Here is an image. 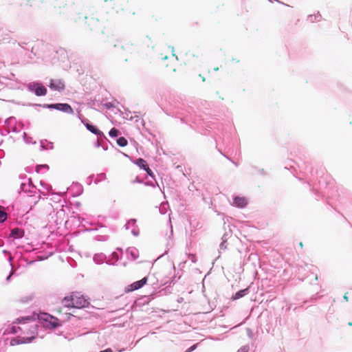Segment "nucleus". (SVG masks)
Masks as SVG:
<instances>
[{"label":"nucleus","instance_id":"obj_1","mask_svg":"<svg viewBox=\"0 0 352 352\" xmlns=\"http://www.w3.org/2000/svg\"><path fill=\"white\" fill-rule=\"evenodd\" d=\"M62 303L65 307L82 309L88 307L89 302L80 294L73 292L69 296H65Z\"/></svg>","mask_w":352,"mask_h":352},{"label":"nucleus","instance_id":"obj_6","mask_svg":"<svg viewBox=\"0 0 352 352\" xmlns=\"http://www.w3.org/2000/svg\"><path fill=\"white\" fill-rule=\"evenodd\" d=\"M49 87L51 89L61 91L65 89V83L61 79H51Z\"/></svg>","mask_w":352,"mask_h":352},{"label":"nucleus","instance_id":"obj_20","mask_svg":"<svg viewBox=\"0 0 352 352\" xmlns=\"http://www.w3.org/2000/svg\"><path fill=\"white\" fill-rule=\"evenodd\" d=\"M12 332L13 333H16L17 332L16 330L15 329V327L12 328Z\"/></svg>","mask_w":352,"mask_h":352},{"label":"nucleus","instance_id":"obj_9","mask_svg":"<svg viewBox=\"0 0 352 352\" xmlns=\"http://www.w3.org/2000/svg\"><path fill=\"white\" fill-rule=\"evenodd\" d=\"M85 126L86 128L89 131H91V133L96 134V135H103V133L100 131L98 129H97L95 126L89 124V123H87L85 124Z\"/></svg>","mask_w":352,"mask_h":352},{"label":"nucleus","instance_id":"obj_22","mask_svg":"<svg viewBox=\"0 0 352 352\" xmlns=\"http://www.w3.org/2000/svg\"><path fill=\"white\" fill-rule=\"evenodd\" d=\"M219 98H221V100H224V98L221 97V96H219Z\"/></svg>","mask_w":352,"mask_h":352},{"label":"nucleus","instance_id":"obj_17","mask_svg":"<svg viewBox=\"0 0 352 352\" xmlns=\"http://www.w3.org/2000/svg\"><path fill=\"white\" fill-rule=\"evenodd\" d=\"M197 348V344H194L190 348H188L185 352H192Z\"/></svg>","mask_w":352,"mask_h":352},{"label":"nucleus","instance_id":"obj_19","mask_svg":"<svg viewBox=\"0 0 352 352\" xmlns=\"http://www.w3.org/2000/svg\"><path fill=\"white\" fill-rule=\"evenodd\" d=\"M100 352H113V351H111V349H106V350L102 351Z\"/></svg>","mask_w":352,"mask_h":352},{"label":"nucleus","instance_id":"obj_2","mask_svg":"<svg viewBox=\"0 0 352 352\" xmlns=\"http://www.w3.org/2000/svg\"><path fill=\"white\" fill-rule=\"evenodd\" d=\"M31 336H18L11 339L10 345L15 346L21 344H26L31 342L37 336L36 326L30 325Z\"/></svg>","mask_w":352,"mask_h":352},{"label":"nucleus","instance_id":"obj_18","mask_svg":"<svg viewBox=\"0 0 352 352\" xmlns=\"http://www.w3.org/2000/svg\"><path fill=\"white\" fill-rule=\"evenodd\" d=\"M344 298L346 301H348V300H349V297H348V296H347V293L344 294Z\"/></svg>","mask_w":352,"mask_h":352},{"label":"nucleus","instance_id":"obj_12","mask_svg":"<svg viewBox=\"0 0 352 352\" xmlns=\"http://www.w3.org/2000/svg\"><path fill=\"white\" fill-rule=\"evenodd\" d=\"M11 235L12 236L20 238L23 236V231L18 228L13 229L11 232Z\"/></svg>","mask_w":352,"mask_h":352},{"label":"nucleus","instance_id":"obj_25","mask_svg":"<svg viewBox=\"0 0 352 352\" xmlns=\"http://www.w3.org/2000/svg\"><path fill=\"white\" fill-rule=\"evenodd\" d=\"M112 43H113V46H114V47H116V43H114V41H113Z\"/></svg>","mask_w":352,"mask_h":352},{"label":"nucleus","instance_id":"obj_16","mask_svg":"<svg viewBox=\"0 0 352 352\" xmlns=\"http://www.w3.org/2000/svg\"><path fill=\"white\" fill-rule=\"evenodd\" d=\"M32 320V317H26V318H17L16 319V322L18 323H21V322H25V321H30V320Z\"/></svg>","mask_w":352,"mask_h":352},{"label":"nucleus","instance_id":"obj_8","mask_svg":"<svg viewBox=\"0 0 352 352\" xmlns=\"http://www.w3.org/2000/svg\"><path fill=\"white\" fill-rule=\"evenodd\" d=\"M135 164L140 168L144 169V170H146L147 172V173L149 174L150 175L152 174L151 170L148 167V165L147 162H146V160H144V159H142V158L138 159L136 162H135Z\"/></svg>","mask_w":352,"mask_h":352},{"label":"nucleus","instance_id":"obj_3","mask_svg":"<svg viewBox=\"0 0 352 352\" xmlns=\"http://www.w3.org/2000/svg\"><path fill=\"white\" fill-rule=\"evenodd\" d=\"M38 319L43 322V326L48 329H54L60 325L57 318L47 313H41Z\"/></svg>","mask_w":352,"mask_h":352},{"label":"nucleus","instance_id":"obj_15","mask_svg":"<svg viewBox=\"0 0 352 352\" xmlns=\"http://www.w3.org/2000/svg\"><path fill=\"white\" fill-rule=\"evenodd\" d=\"M119 135V131L116 129V128H113L110 130L109 131V135L112 138H116L117 137L118 135Z\"/></svg>","mask_w":352,"mask_h":352},{"label":"nucleus","instance_id":"obj_4","mask_svg":"<svg viewBox=\"0 0 352 352\" xmlns=\"http://www.w3.org/2000/svg\"><path fill=\"white\" fill-rule=\"evenodd\" d=\"M47 108L49 109H55L67 113L73 114L74 110L72 107L66 103H58V104H47Z\"/></svg>","mask_w":352,"mask_h":352},{"label":"nucleus","instance_id":"obj_7","mask_svg":"<svg viewBox=\"0 0 352 352\" xmlns=\"http://www.w3.org/2000/svg\"><path fill=\"white\" fill-rule=\"evenodd\" d=\"M248 204V200L245 197H236L233 200L232 205L238 208H244Z\"/></svg>","mask_w":352,"mask_h":352},{"label":"nucleus","instance_id":"obj_24","mask_svg":"<svg viewBox=\"0 0 352 352\" xmlns=\"http://www.w3.org/2000/svg\"><path fill=\"white\" fill-rule=\"evenodd\" d=\"M348 324H349V326H352V322H349L348 323Z\"/></svg>","mask_w":352,"mask_h":352},{"label":"nucleus","instance_id":"obj_14","mask_svg":"<svg viewBox=\"0 0 352 352\" xmlns=\"http://www.w3.org/2000/svg\"><path fill=\"white\" fill-rule=\"evenodd\" d=\"M7 219V213L0 206V223L4 222Z\"/></svg>","mask_w":352,"mask_h":352},{"label":"nucleus","instance_id":"obj_23","mask_svg":"<svg viewBox=\"0 0 352 352\" xmlns=\"http://www.w3.org/2000/svg\"><path fill=\"white\" fill-rule=\"evenodd\" d=\"M300 246L301 248H302L303 244H302V242H300Z\"/></svg>","mask_w":352,"mask_h":352},{"label":"nucleus","instance_id":"obj_13","mask_svg":"<svg viewBox=\"0 0 352 352\" xmlns=\"http://www.w3.org/2000/svg\"><path fill=\"white\" fill-rule=\"evenodd\" d=\"M117 143L120 146L123 147L127 145L128 142L125 138L120 137L117 140Z\"/></svg>","mask_w":352,"mask_h":352},{"label":"nucleus","instance_id":"obj_5","mask_svg":"<svg viewBox=\"0 0 352 352\" xmlns=\"http://www.w3.org/2000/svg\"><path fill=\"white\" fill-rule=\"evenodd\" d=\"M147 280H148L147 278L144 277L138 281H135V282L133 283L132 284L128 285L125 288V292L129 293V292H133L135 290H137V289L142 287L144 285L146 284Z\"/></svg>","mask_w":352,"mask_h":352},{"label":"nucleus","instance_id":"obj_11","mask_svg":"<svg viewBox=\"0 0 352 352\" xmlns=\"http://www.w3.org/2000/svg\"><path fill=\"white\" fill-rule=\"evenodd\" d=\"M248 289H242L237 292L232 297V300H237L243 296H244L247 293Z\"/></svg>","mask_w":352,"mask_h":352},{"label":"nucleus","instance_id":"obj_26","mask_svg":"<svg viewBox=\"0 0 352 352\" xmlns=\"http://www.w3.org/2000/svg\"><path fill=\"white\" fill-rule=\"evenodd\" d=\"M58 313H61V309H58Z\"/></svg>","mask_w":352,"mask_h":352},{"label":"nucleus","instance_id":"obj_21","mask_svg":"<svg viewBox=\"0 0 352 352\" xmlns=\"http://www.w3.org/2000/svg\"><path fill=\"white\" fill-rule=\"evenodd\" d=\"M238 352H247V351H245V350H243V349H241V350H239V351H238Z\"/></svg>","mask_w":352,"mask_h":352},{"label":"nucleus","instance_id":"obj_10","mask_svg":"<svg viewBox=\"0 0 352 352\" xmlns=\"http://www.w3.org/2000/svg\"><path fill=\"white\" fill-rule=\"evenodd\" d=\"M47 94V89L44 86H38L35 89V94L38 96H45Z\"/></svg>","mask_w":352,"mask_h":352}]
</instances>
